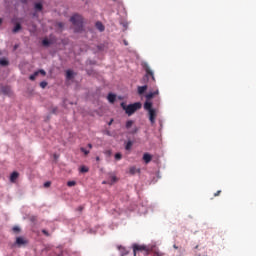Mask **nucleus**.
Returning <instances> with one entry per match:
<instances>
[{
    "instance_id": "nucleus-1",
    "label": "nucleus",
    "mask_w": 256,
    "mask_h": 256,
    "mask_svg": "<svg viewBox=\"0 0 256 256\" xmlns=\"http://www.w3.org/2000/svg\"><path fill=\"white\" fill-rule=\"evenodd\" d=\"M145 111H148V117L151 125H155V121L157 119V110L153 108V103L146 101L144 103Z\"/></svg>"
},
{
    "instance_id": "nucleus-2",
    "label": "nucleus",
    "mask_w": 256,
    "mask_h": 256,
    "mask_svg": "<svg viewBox=\"0 0 256 256\" xmlns=\"http://www.w3.org/2000/svg\"><path fill=\"white\" fill-rule=\"evenodd\" d=\"M122 109L125 111L126 115H133V113H135V111H139V109H141L142 105L141 102H135L133 104H129L128 106L122 102L121 104Z\"/></svg>"
},
{
    "instance_id": "nucleus-3",
    "label": "nucleus",
    "mask_w": 256,
    "mask_h": 256,
    "mask_svg": "<svg viewBox=\"0 0 256 256\" xmlns=\"http://www.w3.org/2000/svg\"><path fill=\"white\" fill-rule=\"evenodd\" d=\"M70 21L74 25L76 33L83 31V16L79 14H74L73 16H71Z\"/></svg>"
},
{
    "instance_id": "nucleus-4",
    "label": "nucleus",
    "mask_w": 256,
    "mask_h": 256,
    "mask_svg": "<svg viewBox=\"0 0 256 256\" xmlns=\"http://www.w3.org/2000/svg\"><path fill=\"white\" fill-rule=\"evenodd\" d=\"M132 248H133L134 256H137V253L139 252L149 253V247H147L146 245L133 244Z\"/></svg>"
},
{
    "instance_id": "nucleus-5",
    "label": "nucleus",
    "mask_w": 256,
    "mask_h": 256,
    "mask_svg": "<svg viewBox=\"0 0 256 256\" xmlns=\"http://www.w3.org/2000/svg\"><path fill=\"white\" fill-rule=\"evenodd\" d=\"M144 70L146 71V75L144 76V79H149V77H151L152 81H155V74L153 73V70L151 69V67L145 64Z\"/></svg>"
},
{
    "instance_id": "nucleus-6",
    "label": "nucleus",
    "mask_w": 256,
    "mask_h": 256,
    "mask_svg": "<svg viewBox=\"0 0 256 256\" xmlns=\"http://www.w3.org/2000/svg\"><path fill=\"white\" fill-rule=\"evenodd\" d=\"M27 243H28L27 239L23 237H17L15 245H17V247H23V245H27Z\"/></svg>"
},
{
    "instance_id": "nucleus-7",
    "label": "nucleus",
    "mask_w": 256,
    "mask_h": 256,
    "mask_svg": "<svg viewBox=\"0 0 256 256\" xmlns=\"http://www.w3.org/2000/svg\"><path fill=\"white\" fill-rule=\"evenodd\" d=\"M0 93H2V95H11V87L1 86Z\"/></svg>"
},
{
    "instance_id": "nucleus-8",
    "label": "nucleus",
    "mask_w": 256,
    "mask_h": 256,
    "mask_svg": "<svg viewBox=\"0 0 256 256\" xmlns=\"http://www.w3.org/2000/svg\"><path fill=\"white\" fill-rule=\"evenodd\" d=\"M155 95H159V90H156V91H154V92H149V93L146 95V99H147L148 103H150L149 101H151V99H152Z\"/></svg>"
},
{
    "instance_id": "nucleus-9",
    "label": "nucleus",
    "mask_w": 256,
    "mask_h": 256,
    "mask_svg": "<svg viewBox=\"0 0 256 256\" xmlns=\"http://www.w3.org/2000/svg\"><path fill=\"white\" fill-rule=\"evenodd\" d=\"M151 159H153V156H151V154L144 153V155H143L144 163H146V164L151 163Z\"/></svg>"
},
{
    "instance_id": "nucleus-10",
    "label": "nucleus",
    "mask_w": 256,
    "mask_h": 256,
    "mask_svg": "<svg viewBox=\"0 0 256 256\" xmlns=\"http://www.w3.org/2000/svg\"><path fill=\"white\" fill-rule=\"evenodd\" d=\"M18 178H19V172H13L10 176L11 183H15V181H17Z\"/></svg>"
},
{
    "instance_id": "nucleus-11",
    "label": "nucleus",
    "mask_w": 256,
    "mask_h": 256,
    "mask_svg": "<svg viewBox=\"0 0 256 256\" xmlns=\"http://www.w3.org/2000/svg\"><path fill=\"white\" fill-rule=\"evenodd\" d=\"M147 91V85L144 86H138V95H143Z\"/></svg>"
},
{
    "instance_id": "nucleus-12",
    "label": "nucleus",
    "mask_w": 256,
    "mask_h": 256,
    "mask_svg": "<svg viewBox=\"0 0 256 256\" xmlns=\"http://www.w3.org/2000/svg\"><path fill=\"white\" fill-rule=\"evenodd\" d=\"M108 101L110 103H115V100L117 99V96L115 94H108V97H107Z\"/></svg>"
},
{
    "instance_id": "nucleus-13",
    "label": "nucleus",
    "mask_w": 256,
    "mask_h": 256,
    "mask_svg": "<svg viewBox=\"0 0 256 256\" xmlns=\"http://www.w3.org/2000/svg\"><path fill=\"white\" fill-rule=\"evenodd\" d=\"M96 28L98 29V31H101V32L105 31V26L103 25V23L99 21L96 22Z\"/></svg>"
},
{
    "instance_id": "nucleus-14",
    "label": "nucleus",
    "mask_w": 256,
    "mask_h": 256,
    "mask_svg": "<svg viewBox=\"0 0 256 256\" xmlns=\"http://www.w3.org/2000/svg\"><path fill=\"white\" fill-rule=\"evenodd\" d=\"M37 77H39L38 71H36L32 75H30L29 79H30V81H35V79H37Z\"/></svg>"
},
{
    "instance_id": "nucleus-15",
    "label": "nucleus",
    "mask_w": 256,
    "mask_h": 256,
    "mask_svg": "<svg viewBox=\"0 0 256 256\" xmlns=\"http://www.w3.org/2000/svg\"><path fill=\"white\" fill-rule=\"evenodd\" d=\"M12 31L13 33H19L21 31V24L17 23Z\"/></svg>"
},
{
    "instance_id": "nucleus-16",
    "label": "nucleus",
    "mask_w": 256,
    "mask_h": 256,
    "mask_svg": "<svg viewBox=\"0 0 256 256\" xmlns=\"http://www.w3.org/2000/svg\"><path fill=\"white\" fill-rule=\"evenodd\" d=\"M73 77V72L71 70L66 71V79L71 80Z\"/></svg>"
},
{
    "instance_id": "nucleus-17",
    "label": "nucleus",
    "mask_w": 256,
    "mask_h": 256,
    "mask_svg": "<svg viewBox=\"0 0 256 256\" xmlns=\"http://www.w3.org/2000/svg\"><path fill=\"white\" fill-rule=\"evenodd\" d=\"M132 147H133V142L132 141H128L126 143L125 149H126V151H129Z\"/></svg>"
},
{
    "instance_id": "nucleus-18",
    "label": "nucleus",
    "mask_w": 256,
    "mask_h": 256,
    "mask_svg": "<svg viewBox=\"0 0 256 256\" xmlns=\"http://www.w3.org/2000/svg\"><path fill=\"white\" fill-rule=\"evenodd\" d=\"M35 9H36V11H42V10H43V4H41V3H36V4H35Z\"/></svg>"
},
{
    "instance_id": "nucleus-19",
    "label": "nucleus",
    "mask_w": 256,
    "mask_h": 256,
    "mask_svg": "<svg viewBox=\"0 0 256 256\" xmlns=\"http://www.w3.org/2000/svg\"><path fill=\"white\" fill-rule=\"evenodd\" d=\"M42 45H43L44 47H49V46L51 45V41H49L48 39H44V40L42 41Z\"/></svg>"
},
{
    "instance_id": "nucleus-20",
    "label": "nucleus",
    "mask_w": 256,
    "mask_h": 256,
    "mask_svg": "<svg viewBox=\"0 0 256 256\" xmlns=\"http://www.w3.org/2000/svg\"><path fill=\"white\" fill-rule=\"evenodd\" d=\"M80 173H89V168L86 166H81L80 167Z\"/></svg>"
},
{
    "instance_id": "nucleus-21",
    "label": "nucleus",
    "mask_w": 256,
    "mask_h": 256,
    "mask_svg": "<svg viewBox=\"0 0 256 256\" xmlns=\"http://www.w3.org/2000/svg\"><path fill=\"white\" fill-rule=\"evenodd\" d=\"M0 65H2L3 67H7V65H9V61H7L5 59H1L0 60Z\"/></svg>"
},
{
    "instance_id": "nucleus-22",
    "label": "nucleus",
    "mask_w": 256,
    "mask_h": 256,
    "mask_svg": "<svg viewBox=\"0 0 256 256\" xmlns=\"http://www.w3.org/2000/svg\"><path fill=\"white\" fill-rule=\"evenodd\" d=\"M131 127H133V121L132 120H128L126 122V129H131Z\"/></svg>"
},
{
    "instance_id": "nucleus-23",
    "label": "nucleus",
    "mask_w": 256,
    "mask_h": 256,
    "mask_svg": "<svg viewBox=\"0 0 256 256\" xmlns=\"http://www.w3.org/2000/svg\"><path fill=\"white\" fill-rule=\"evenodd\" d=\"M115 159H116V161H121V159H123V155L121 153H116Z\"/></svg>"
},
{
    "instance_id": "nucleus-24",
    "label": "nucleus",
    "mask_w": 256,
    "mask_h": 256,
    "mask_svg": "<svg viewBox=\"0 0 256 256\" xmlns=\"http://www.w3.org/2000/svg\"><path fill=\"white\" fill-rule=\"evenodd\" d=\"M129 171L131 175H135V173H137V168L135 166H132Z\"/></svg>"
},
{
    "instance_id": "nucleus-25",
    "label": "nucleus",
    "mask_w": 256,
    "mask_h": 256,
    "mask_svg": "<svg viewBox=\"0 0 256 256\" xmlns=\"http://www.w3.org/2000/svg\"><path fill=\"white\" fill-rule=\"evenodd\" d=\"M75 185H77V182H75V181H68L67 182L68 187H75Z\"/></svg>"
},
{
    "instance_id": "nucleus-26",
    "label": "nucleus",
    "mask_w": 256,
    "mask_h": 256,
    "mask_svg": "<svg viewBox=\"0 0 256 256\" xmlns=\"http://www.w3.org/2000/svg\"><path fill=\"white\" fill-rule=\"evenodd\" d=\"M14 233H19V231H21V228H19V226H14L13 229Z\"/></svg>"
},
{
    "instance_id": "nucleus-27",
    "label": "nucleus",
    "mask_w": 256,
    "mask_h": 256,
    "mask_svg": "<svg viewBox=\"0 0 256 256\" xmlns=\"http://www.w3.org/2000/svg\"><path fill=\"white\" fill-rule=\"evenodd\" d=\"M40 87H41L42 89H45V87H47V82H46V81H42V82L40 83Z\"/></svg>"
},
{
    "instance_id": "nucleus-28",
    "label": "nucleus",
    "mask_w": 256,
    "mask_h": 256,
    "mask_svg": "<svg viewBox=\"0 0 256 256\" xmlns=\"http://www.w3.org/2000/svg\"><path fill=\"white\" fill-rule=\"evenodd\" d=\"M38 73H41L43 75V77H45V75H47V72H45V70L41 69L37 71Z\"/></svg>"
},
{
    "instance_id": "nucleus-29",
    "label": "nucleus",
    "mask_w": 256,
    "mask_h": 256,
    "mask_svg": "<svg viewBox=\"0 0 256 256\" xmlns=\"http://www.w3.org/2000/svg\"><path fill=\"white\" fill-rule=\"evenodd\" d=\"M81 152L84 153V155H87L89 153V150H86L85 148H80Z\"/></svg>"
},
{
    "instance_id": "nucleus-30",
    "label": "nucleus",
    "mask_w": 256,
    "mask_h": 256,
    "mask_svg": "<svg viewBox=\"0 0 256 256\" xmlns=\"http://www.w3.org/2000/svg\"><path fill=\"white\" fill-rule=\"evenodd\" d=\"M111 181H112V183H116V181H117V176H112V177H111Z\"/></svg>"
},
{
    "instance_id": "nucleus-31",
    "label": "nucleus",
    "mask_w": 256,
    "mask_h": 256,
    "mask_svg": "<svg viewBox=\"0 0 256 256\" xmlns=\"http://www.w3.org/2000/svg\"><path fill=\"white\" fill-rule=\"evenodd\" d=\"M221 195V190H218L216 193H214V197H219Z\"/></svg>"
},
{
    "instance_id": "nucleus-32",
    "label": "nucleus",
    "mask_w": 256,
    "mask_h": 256,
    "mask_svg": "<svg viewBox=\"0 0 256 256\" xmlns=\"http://www.w3.org/2000/svg\"><path fill=\"white\" fill-rule=\"evenodd\" d=\"M44 187H46V188H47V187H51V182H45V183H44Z\"/></svg>"
},
{
    "instance_id": "nucleus-33",
    "label": "nucleus",
    "mask_w": 256,
    "mask_h": 256,
    "mask_svg": "<svg viewBox=\"0 0 256 256\" xmlns=\"http://www.w3.org/2000/svg\"><path fill=\"white\" fill-rule=\"evenodd\" d=\"M42 233L46 235V237H49V232H47V230H42Z\"/></svg>"
},
{
    "instance_id": "nucleus-34",
    "label": "nucleus",
    "mask_w": 256,
    "mask_h": 256,
    "mask_svg": "<svg viewBox=\"0 0 256 256\" xmlns=\"http://www.w3.org/2000/svg\"><path fill=\"white\" fill-rule=\"evenodd\" d=\"M124 45H129V42H127V40H124Z\"/></svg>"
},
{
    "instance_id": "nucleus-35",
    "label": "nucleus",
    "mask_w": 256,
    "mask_h": 256,
    "mask_svg": "<svg viewBox=\"0 0 256 256\" xmlns=\"http://www.w3.org/2000/svg\"><path fill=\"white\" fill-rule=\"evenodd\" d=\"M108 125H113V119L110 120V122L108 123Z\"/></svg>"
},
{
    "instance_id": "nucleus-36",
    "label": "nucleus",
    "mask_w": 256,
    "mask_h": 256,
    "mask_svg": "<svg viewBox=\"0 0 256 256\" xmlns=\"http://www.w3.org/2000/svg\"><path fill=\"white\" fill-rule=\"evenodd\" d=\"M89 149H93V145L92 144H88Z\"/></svg>"
},
{
    "instance_id": "nucleus-37",
    "label": "nucleus",
    "mask_w": 256,
    "mask_h": 256,
    "mask_svg": "<svg viewBox=\"0 0 256 256\" xmlns=\"http://www.w3.org/2000/svg\"><path fill=\"white\" fill-rule=\"evenodd\" d=\"M174 249H179V247H177V245H174Z\"/></svg>"
},
{
    "instance_id": "nucleus-38",
    "label": "nucleus",
    "mask_w": 256,
    "mask_h": 256,
    "mask_svg": "<svg viewBox=\"0 0 256 256\" xmlns=\"http://www.w3.org/2000/svg\"><path fill=\"white\" fill-rule=\"evenodd\" d=\"M1 23H3V20L0 18V25H1Z\"/></svg>"
},
{
    "instance_id": "nucleus-39",
    "label": "nucleus",
    "mask_w": 256,
    "mask_h": 256,
    "mask_svg": "<svg viewBox=\"0 0 256 256\" xmlns=\"http://www.w3.org/2000/svg\"><path fill=\"white\" fill-rule=\"evenodd\" d=\"M59 25H60V27H62V26H63V24H62V23H60Z\"/></svg>"
},
{
    "instance_id": "nucleus-40",
    "label": "nucleus",
    "mask_w": 256,
    "mask_h": 256,
    "mask_svg": "<svg viewBox=\"0 0 256 256\" xmlns=\"http://www.w3.org/2000/svg\"><path fill=\"white\" fill-rule=\"evenodd\" d=\"M96 159H97V161H99V157H97Z\"/></svg>"
},
{
    "instance_id": "nucleus-41",
    "label": "nucleus",
    "mask_w": 256,
    "mask_h": 256,
    "mask_svg": "<svg viewBox=\"0 0 256 256\" xmlns=\"http://www.w3.org/2000/svg\"><path fill=\"white\" fill-rule=\"evenodd\" d=\"M55 158H57V155H54Z\"/></svg>"
}]
</instances>
